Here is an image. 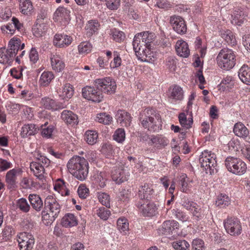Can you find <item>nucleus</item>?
Returning a JSON list of instances; mask_svg holds the SVG:
<instances>
[{
    "label": "nucleus",
    "instance_id": "47",
    "mask_svg": "<svg viewBox=\"0 0 250 250\" xmlns=\"http://www.w3.org/2000/svg\"><path fill=\"white\" fill-rule=\"evenodd\" d=\"M96 120L100 123L104 125H109L112 120V118L105 113H101L97 114Z\"/></svg>",
    "mask_w": 250,
    "mask_h": 250
},
{
    "label": "nucleus",
    "instance_id": "53",
    "mask_svg": "<svg viewBox=\"0 0 250 250\" xmlns=\"http://www.w3.org/2000/svg\"><path fill=\"white\" fill-rule=\"evenodd\" d=\"M113 139L118 143H122L125 139V134L124 129L118 128L114 132Z\"/></svg>",
    "mask_w": 250,
    "mask_h": 250
},
{
    "label": "nucleus",
    "instance_id": "25",
    "mask_svg": "<svg viewBox=\"0 0 250 250\" xmlns=\"http://www.w3.org/2000/svg\"><path fill=\"white\" fill-rule=\"evenodd\" d=\"M30 168L33 172L34 175L39 180H42L44 178V173H45V167L35 162L30 163Z\"/></svg>",
    "mask_w": 250,
    "mask_h": 250
},
{
    "label": "nucleus",
    "instance_id": "62",
    "mask_svg": "<svg viewBox=\"0 0 250 250\" xmlns=\"http://www.w3.org/2000/svg\"><path fill=\"white\" fill-rule=\"evenodd\" d=\"M172 214L177 219L183 222L186 221L187 220V217L186 214L182 211L178 209H173L171 210Z\"/></svg>",
    "mask_w": 250,
    "mask_h": 250
},
{
    "label": "nucleus",
    "instance_id": "58",
    "mask_svg": "<svg viewBox=\"0 0 250 250\" xmlns=\"http://www.w3.org/2000/svg\"><path fill=\"white\" fill-rule=\"evenodd\" d=\"M99 202L106 207H110V198L109 195L105 193H98Z\"/></svg>",
    "mask_w": 250,
    "mask_h": 250
},
{
    "label": "nucleus",
    "instance_id": "35",
    "mask_svg": "<svg viewBox=\"0 0 250 250\" xmlns=\"http://www.w3.org/2000/svg\"><path fill=\"white\" fill-rule=\"evenodd\" d=\"M54 188L56 190H58L62 196H67L69 194V190L66 188L65 182L61 179L57 180Z\"/></svg>",
    "mask_w": 250,
    "mask_h": 250
},
{
    "label": "nucleus",
    "instance_id": "51",
    "mask_svg": "<svg viewBox=\"0 0 250 250\" xmlns=\"http://www.w3.org/2000/svg\"><path fill=\"white\" fill-rule=\"evenodd\" d=\"M100 24L96 20H91L88 21L86 25V30L87 32L89 33V35H92L93 33L98 31Z\"/></svg>",
    "mask_w": 250,
    "mask_h": 250
},
{
    "label": "nucleus",
    "instance_id": "42",
    "mask_svg": "<svg viewBox=\"0 0 250 250\" xmlns=\"http://www.w3.org/2000/svg\"><path fill=\"white\" fill-rule=\"evenodd\" d=\"M16 205L20 210L24 213L29 212L31 208L27 200L24 198L18 199L16 202Z\"/></svg>",
    "mask_w": 250,
    "mask_h": 250
},
{
    "label": "nucleus",
    "instance_id": "13",
    "mask_svg": "<svg viewBox=\"0 0 250 250\" xmlns=\"http://www.w3.org/2000/svg\"><path fill=\"white\" fill-rule=\"evenodd\" d=\"M137 206L144 216H153L157 209L156 206L149 200L139 202Z\"/></svg>",
    "mask_w": 250,
    "mask_h": 250
},
{
    "label": "nucleus",
    "instance_id": "9",
    "mask_svg": "<svg viewBox=\"0 0 250 250\" xmlns=\"http://www.w3.org/2000/svg\"><path fill=\"white\" fill-rule=\"evenodd\" d=\"M17 241L20 250H32L35 244L33 235L26 232L20 233Z\"/></svg>",
    "mask_w": 250,
    "mask_h": 250
},
{
    "label": "nucleus",
    "instance_id": "28",
    "mask_svg": "<svg viewBox=\"0 0 250 250\" xmlns=\"http://www.w3.org/2000/svg\"><path fill=\"white\" fill-rule=\"evenodd\" d=\"M52 69L57 72L62 71L65 67V64L59 55H53L50 58Z\"/></svg>",
    "mask_w": 250,
    "mask_h": 250
},
{
    "label": "nucleus",
    "instance_id": "56",
    "mask_svg": "<svg viewBox=\"0 0 250 250\" xmlns=\"http://www.w3.org/2000/svg\"><path fill=\"white\" fill-rule=\"evenodd\" d=\"M15 233L13 228L10 226L5 227L2 232V236L5 241L10 239L12 236Z\"/></svg>",
    "mask_w": 250,
    "mask_h": 250
},
{
    "label": "nucleus",
    "instance_id": "8",
    "mask_svg": "<svg viewBox=\"0 0 250 250\" xmlns=\"http://www.w3.org/2000/svg\"><path fill=\"white\" fill-rule=\"evenodd\" d=\"M224 226L227 232L232 236H238L241 233L242 226L240 220L235 217H228L224 220Z\"/></svg>",
    "mask_w": 250,
    "mask_h": 250
},
{
    "label": "nucleus",
    "instance_id": "30",
    "mask_svg": "<svg viewBox=\"0 0 250 250\" xmlns=\"http://www.w3.org/2000/svg\"><path fill=\"white\" fill-rule=\"evenodd\" d=\"M238 76L241 81L248 85H250V68L243 65L239 69Z\"/></svg>",
    "mask_w": 250,
    "mask_h": 250
},
{
    "label": "nucleus",
    "instance_id": "23",
    "mask_svg": "<svg viewBox=\"0 0 250 250\" xmlns=\"http://www.w3.org/2000/svg\"><path fill=\"white\" fill-rule=\"evenodd\" d=\"M61 118L67 124L73 125L78 123L77 115L70 110H63L61 114Z\"/></svg>",
    "mask_w": 250,
    "mask_h": 250
},
{
    "label": "nucleus",
    "instance_id": "43",
    "mask_svg": "<svg viewBox=\"0 0 250 250\" xmlns=\"http://www.w3.org/2000/svg\"><path fill=\"white\" fill-rule=\"evenodd\" d=\"M189 244L185 240H179L172 243L175 250H189Z\"/></svg>",
    "mask_w": 250,
    "mask_h": 250
},
{
    "label": "nucleus",
    "instance_id": "59",
    "mask_svg": "<svg viewBox=\"0 0 250 250\" xmlns=\"http://www.w3.org/2000/svg\"><path fill=\"white\" fill-rule=\"evenodd\" d=\"M130 191L125 189H122L119 193L117 199L118 200L123 202H127L129 199L130 196Z\"/></svg>",
    "mask_w": 250,
    "mask_h": 250
},
{
    "label": "nucleus",
    "instance_id": "45",
    "mask_svg": "<svg viewBox=\"0 0 250 250\" xmlns=\"http://www.w3.org/2000/svg\"><path fill=\"white\" fill-rule=\"evenodd\" d=\"M47 124L48 123L46 122L44 124L41 125L40 127L42 130L41 134L42 137L49 138L52 136L54 128L51 125L47 126Z\"/></svg>",
    "mask_w": 250,
    "mask_h": 250
},
{
    "label": "nucleus",
    "instance_id": "54",
    "mask_svg": "<svg viewBox=\"0 0 250 250\" xmlns=\"http://www.w3.org/2000/svg\"><path fill=\"white\" fill-rule=\"evenodd\" d=\"M151 141L153 144L163 146H165L168 144V140L166 138L160 135L152 136Z\"/></svg>",
    "mask_w": 250,
    "mask_h": 250
},
{
    "label": "nucleus",
    "instance_id": "27",
    "mask_svg": "<svg viewBox=\"0 0 250 250\" xmlns=\"http://www.w3.org/2000/svg\"><path fill=\"white\" fill-rule=\"evenodd\" d=\"M59 93V97L62 99L67 101L74 94L73 87L70 83H66L63 85L62 90H60Z\"/></svg>",
    "mask_w": 250,
    "mask_h": 250
},
{
    "label": "nucleus",
    "instance_id": "15",
    "mask_svg": "<svg viewBox=\"0 0 250 250\" xmlns=\"http://www.w3.org/2000/svg\"><path fill=\"white\" fill-rule=\"evenodd\" d=\"M111 177L113 181L118 184H121L126 180L124 166L122 164L119 165L118 167H114L111 171Z\"/></svg>",
    "mask_w": 250,
    "mask_h": 250
},
{
    "label": "nucleus",
    "instance_id": "21",
    "mask_svg": "<svg viewBox=\"0 0 250 250\" xmlns=\"http://www.w3.org/2000/svg\"><path fill=\"white\" fill-rule=\"evenodd\" d=\"M41 104L45 108L56 110L65 107L62 103H57L54 100L48 98L44 97L42 99Z\"/></svg>",
    "mask_w": 250,
    "mask_h": 250
},
{
    "label": "nucleus",
    "instance_id": "19",
    "mask_svg": "<svg viewBox=\"0 0 250 250\" xmlns=\"http://www.w3.org/2000/svg\"><path fill=\"white\" fill-rule=\"evenodd\" d=\"M116 119L118 123L122 126H129L131 122L132 117L130 115L124 110H119L116 114Z\"/></svg>",
    "mask_w": 250,
    "mask_h": 250
},
{
    "label": "nucleus",
    "instance_id": "11",
    "mask_svg": "<svg viewBox=\"0 0 250 250\" xmlns=\"http://www.w3.org/2000/svg\"><path fill=\"white\" fill-rule=\"evenodd\" d=\"M44 209L57 218L61 211V206L56 198L48 195L44 201Z\"/></svg>",
    "mask_w": 250,
    "mask_h": 250
},
{
    "label": "nucleus",
    "instance_id": "34",
    "mask_svg": "<svg viewBox=\"0 0 250 250\" xmlns=\"http://www.w3.org/2000/svg\"><path fill=\"white\" fill-rule=\"evenodd\" d=\"M20 39L13 38L9 41L8 48L7 49V50L9 51L10 53H12V55L14 57L17 53L18 50H20Z\"/></svg>",
    "mask_w": 250,
    "mask_h": 250
},
{
    "label": "nucleus",
    "instance_id": "41",
    "mask_svg": "<svg viewBox=\"0 0 250 250\" xmlns=\"http://www.w3.org/2000/svg\"><path fill=\"white\" fill-rule=\"evenodd\" d=\"M42 223L46 226L52 224L57 218L45 209L42 210Z\"/></svg>",
    "mask_w": 250,
    "mask_h": 250
},
{
    "label": "nucleus",
    "instance_id": "46",
    "mask_svg": "<svg viewBox=\"0 0 250 250\" xmlns=\"http://www.w3.org/2000/svg\"><path fill=\"white\" fill-rule=\"evenodd\" d=\"M118 229L125 234L129 230V224L125 218H119L117 222Z\"/></svg>",
    "mask_w": 250,
    "mask_h": 250
},
{
    "label": "nucleus",
    "instance_id": "39",
    "mask_svg": "<svg viewBox=\"0 0 250 250\" xmlns=\"http://www.w3.org/2000/svg\"><path fill=\"white\" fill-rule=\"evenodd\" d=\"M230 204V200L226 194H221L218 196L215 204L220 208H224Z\"/></svg>",
    "mask_w": 250,
    "mask_h": 250
},
{
    "label": "nucleus",
    "instance_id": "33",
    "mask_svg": "<svg viewBox=\"0 0 250 250\" xmlns=\"http://www.w3.org/2000/svg\"><path fill=\"white\" fill-rule=\"evenodd\" d=\"M14 56L5 48L0 49V63L3 64L10 63L13 60Z\"/></svg>",
    "mask_w": 250,
    "mask_h": 250
},
{
    "label": "nucleus",
    "instance_id": "37",
    "mask_svg": "<svg viewBox=\"0 0 250 250\" xmlns=\"http://www.w3.org/2000/svg\"><path fill=\"white\" fill-rule=\"evenodd\" d=\"M55 16L59 19L64 20L66 21L70 20V11L63 7H59L55 12Z\"/></svg>",
    "mask_w": 250,
    "mask_h": 250
},
{
    "label": "nucleus",
    "instance_id": "1",
    "mask_svg": "<svg viewBox=\"0 0 250 250\" xmlns=\"http://www.w3.org/2000/svg\"><path fill=\"white\" fill-rule=\"evenodd\" d=\"M154 38V34L148 32L140 33L136 34L133 39L132 45L133 50L138 60L144 62H150L152 60L150 56H148L151 49V43Z\"/></svg>",
    "mask_w": 250,
    "mask_h": 250
},
{
    "label": "nucleus",
    "instance_id": "49",
    "mask_svg": "<svg viewBox=\"0 0 250 250\" xmlns=\"http://www.w3.org/2000/svg\"><path fill=\"white\" fill-rule=\"evenodd\" d=\"M110 34L112 36L113 40L116 42H120L123 41L125 38V35L123 32L116 29H111Z\"/></svg>",
    "mask_w": 250,
    "mask_h": 250
},
{
    "label": "nucleus",
    "instance_id": "18",
    "mask_svg": "<svg viewBox=\"0 0 250 250\" xmlns=\"http://www.w3.org/2000/svg\"><path fill=\"white\" fill-rule=\"evenodd\" d=\"M72 40V38L67 35L57 34L54 36L53 43L59 47H65L71 43Z\"/></svg>",
    "mask_w": 250,
    "mask_h": 250
},
{
    "label": "nucleus",
    "instance_id": "7",
    "mask_svg": "<svg viewBox=\"0 0 250 250\" xmlns=\"http://www.w3.org/2000/svg\"><path fill=\"white\" fill-rule=\"evenodd\" d=\"M95 85L102 93L112 94L115 92L116 83L114 79L111 77L98 79L94 81Z\"/></svg>",
    "mask_w": 250,
    "mask_h": 250
},
{
    "label": "nucleus",
    "instance_id": "10",
    "mask_svg": "<svg viewBox=\"0 0 250 250\" xmlns=\"http://www.w3.org/2000/svg\"><path fill=\"white\" fill-rule=\"evenodd\" d=\"M82 95L84 98L97 103L100 102L103 98L100 90L97 88L95 89L94 87L88 86L82 89Z\"/></svg>",
    "mask_w": 250,
    "mask_h": 250
},
{
    "label": "nucleus",
    "instance_id": "57",
    "mask_svg": "<svg viewBox=\"0 0 250 250\" xmlns=\"http://www.w3.org/2000/svg\"><path fill=\"white\" fill-rule=\"evenodd\" d=\"M97 214L101 219L106 220L110 215V211L104 207H101L97 210Z\"/></svg>",
    "mask_w": 250,
    "mask_h": 250
},
{
    "label": "nucleus",
    "instance_id": "38",
    "mask_svg": "<svg viewBox=\"0 0 250 250\" xmlns=\"http://www.w3.org/2000/svg\"><path fill=\"white\" fill-rule=\"evenodd\" d=\"M54 77L52 72L44 71L41 76L40 83L42 85L46 86L49 84Z\"/></svg>",
    "mask_w": 250,
    "mask_h": 250
},
{
    "label": "nucleus",
    "instance_id": "6",
    "mask_svg": "<svg viewBox=\"0 0 250 250\" xmlns=\"http://www.w3.org/2000/svg\"><path fill=\"white\" fill-rule=\"evenodd\" d=\"M225 166L229 171L238 175L244 174L247 168L246 164L243 161L232 157L226 158Z\"/></svg>",
    "mask_w": 250,
    "mask_h": 250
},
{
    "label": "nucleus",
    "instance_id": "26",
    "mask_svg": "<svg viewBox=\"0 0 250 250\" xmlns=\"http://www.w3.org/2000/svg\"><path fill=\"white\" fill-rule=\"evenodd\" d=\"M39 130V127L34 124L25 125L21 128V137L26 138L36 134Z\"/></svg>",
    "mask_w": 250,
    "mask_h": 250
},
{
    "label": "nucleus",
    "instance_id": "12",
    "mask_svg": "<svg viewBox=\"0 0 250 250\" xmlns=\"http://www.w3.org/2000/svg\"><path fill=\"white\" fill-rule=\"evenodd\" d=\"M170 23L173 29L178 34L183 35L187 32V25L182 17L176 15L171 16Z\"/></svg>",
    "mask_w": 250,
    "mask_h": 250
},
{
    "label": "nucleus",
    "instance_id": "61",
    "mask_svg": "<svg viewBox=\"0 0 250 250\" xmlns=\"http://www.w3.org/2000/svg\"><path fill=\"white\" fill-rule=\"evenodd\" d=\"M78 194L81 198L85 199L89 194V189L84 185H81L77 190Z\"/></svg>",
    "mask_w": 250,
    "mask_h": 250
},
{
    "label": "nucleus",
    "instance_id": "60",
    "mask_svg": "<svg viewBox=\"0 0 250 250\" xmlns=\"http://www.w3.org/2000/svg\"><path fill=\"white\" fill-rule=\"evenodd\" d=\"M46 26L44 24H40L37 28L33 29V34L37 37H42L46 32Z\"/></svg>",
    "mask_w": 250,
    "mask_h": 250
},
{
    "label": "nucleus",
    "instance_id": "29",
    "mask_svg": "<svg viewBox=\"0 0 250 250\" xmlns=\"http://www.w3.org/2000/svg\"><path fill=\"white\" fill-rule=\"evenodd\" d=\"M233 132L235 135L242 138H246L249 134V130L241 122L237 123L234 125Z\"/></svg>",
    "mask_w": 250,
    "mask_h": 250
},
{
    "label": "nucleus",
    "instance_id": "22",
    "mask_svg": "<svg viewBox=\"0 0 250 250\" xmlns=\"http://www.w3.org/2000/svg\"><path fill=\"white\" fill-rule=\"evenodd\" d=\"M154 193L153 189L147 184L141 186L138 191V195L141 200H149Z\"/></svg>",
    "mask_w": 250,
    "mask_h": 250
},
{
    "label": "nucleus",
    "instance_id": "31",
    "mask_svg": "<svg viewBox=\"0 0 250 250\" xmlns=\"http://www.w3.org/2000/svg\"><path fill=\"white\" fill-rule=\"evenodd\" d=\"M61 224L62 226L67 228L76 226L77 220L73 214L67 213L62 218Z\"/></svg>",
    "mask_w": 250,
    "mask_h": 250
},
{
    "label": "nucleus",
    "instance_id": "16",
    "mask_svg": "<svg viewBox=\"0 0 250 250\" xmlns=\"http://www.w3.org/2000/svg\"><path fill=\"white\" fill-rule=\"evenodd\" d=\"M247 16L248 14L244 11V9L241 7H238L234 9L231 15V23L233 24L240 26L244 22L245 17Z\"/></svg>",
    "mask_w": 250,
    "mask_h": 250
},
{
    "label": "nucleus",
    "instance_id": "3",
    "mask_svg": "<svg viewBox=\"0 0 250 250\" xmlns=\"http://www.w3.org/2000/svg\"><path fill=\"white\" fill-rule=\"evenodd\" d=\"M140 121L142 126L150 131H155L159 129V125L161 123L160 115L154 109L146 108L140 115Z\"/></svg>",
    "mask_w": 250,
    "mask_h": 250
},
{
    "label": "nucleus",
    "instance_id": "40",
    "mask_svg": "<svg viewBox=\"0 0 250 250\" xmlns=\"http://www.w3.org/2000/svg\"><path fill=\"white\" fill-rule=\"evenodd\" d=\"M179 121L181 125L186 129H188L191 127L193 124L192 117L187 119V116L184 113H181L178 116Z\"/></svg>",
    "mask_w": 250,
    "mask_h": 250
},
{
    "label": "nucleus",
    "instance_id": "24",
    "mask_svg": "<svg viewBox=\"0 0 250 250\" xmlns=\"http://www.w3.org/2000/svg\"><path fill=\"white\" fill-rule=\"evenodd\" d=\"M175 49L178 55L187 58L189 55L188 45L184 41H178L175 45Z\"/></svg>",
    "mask_w": 250,
    "mask_h": 250
},
{
    "label": "nucleus",
    "instance_id": "63",
    "mask_svg": "<svg viewBox=\"0 0 250 250\" xmlns=\"http://www.w3.org/2000/svg\"><path fill=\"white\" fill-rule=\"evenodd\" d=\"M192 250H205L204 241L201 239L193 240L192 243Z\"/></svg>",
    "mask_w": 250,
    "mask_h": 250
},
{
    "label": "nucleus",
    "instance_id": "52",
    "mask_svg": "<svg viewBox=\"0 0 250 250\" xmlns=\"http://www.w3.org/2000/svg\"><path fill=\"white\" fill-rule=\"evenodd\" d=\"M92 49L91 43L87 42H81L78 45V50L80 54H87L90 52Z\"/></svg>",
    "mask_w": 250,
    "mask_h": 250
},
{
    "label": "nucleus",
    "instance_id": "50",
    "mask_svg": "<svg viewBox=\"0 0 250 250\" xmlns=\"http://www.w3.org/2000/svg\"><path fill=\"white\" fill-rule=\"evenodd\" d=\"M195 208H193L191 211L193 215L196 218L197 220H201L203 218L205 215L206 211L205 208H201L197 204Z\"/></svg>",
    "mask_w": 250,
    "mask_h": 250
},
{
    "label": "nucleus",
    "instance_id": "32",
    "mask_svg": "<svg viewBox=\"0 0 250 250\" xmlns=\"http://www.w3.org/2000/svg\"><path fill=\"white\" fill-rule=\"evenodd\" d=\"M20 3V11L24 15L30 14L33 7L30 0H18Z\"/></svg>",
    "mask_w": 250,
    "mask_h": 250
},
{
    "label": "nucleus",
    "instance_id": "5",
    "mask_svg": "<svg viewBox=\"0 0 250 250\" xmlns=\"http://www.w3.org/2000/svg\"><path fill=\"white\" fill-rule=\"evenodd\" d=\"M201 167L207 174L212 175L217 172V162L216 155L208 150H205L200 155L199 159Z\"/></svg>",
    "mask_w": 250,
    "mask_h": 250
},
{
    "label": "nucleus",
    "instance_id": "2",
    "mask_svg": "<svg viewBox=\"0 0 250 250\" xmlns=\"http://www.w3.org/2000/svg\"><path fill=\"white\" fill-rule=\"evenodd\" d=\"M69 172L80 181L85 180L88 173V163L85 159L79 156L71 158L67 164Z\"/></svg>",
    "mask_w": 250,
    "mask_h": 250
},
{
    "label": "nucleus",
    "instance_id": "36",
    "mask_svg": "<svg viewBox=\"0 0 250 250\" xmlns=\"http://www.w3.org/2000/svg\"><path fill=\"white\" fill-rule=\"evenodd\" d=\"M184 92L182 88L177 85H174L171 89L170 97L175 100H182L183 98Z\"/></svg>",
    "mask_w": 250,
    "mask_h": 250
},
{
    "label": "nucleus",
    "instance_id": "44",
    "mask_svg": "<svg viewBox=\"0 0 250 250\" xmlns=\"http://www.w3.org/2000/svg\"><path fill=\"white\" fill-rule=\"evenodd\" d=\"M98 139V134L95 131L87 130L85 132V139L86 142L91 145L95 144Z\"/></svg>",
    "mask_w": 250,
    "mask_h": 250
},
{
    "label": "nucleus",
    "instance_id": "64",
    "mask_svg": "<svg viewBox=\"0 0 250 250\" xmlns=\"http://www.w3.org/2000/svg\"><path fill=\"white\" fill-rule=\"evenodd\" d=\"M29 58L31 62L35 63L39 60V54L35 48L32 47L29 54Z\"/></svg>",
    "mask_w": 250,
    "mask_h": 250
},
{
    "label": "nucleus",
    "instance_id": "20",
    "mask_svg": "<svg viewBox=\"0 0 250 250\" xmlns=\"http://www.w3.org/2000/svg\"><path fill=\"white\" fill-rule=\"evenodd\" d=\"M28 199L32 208L36 211L40 212L42 209L43 202L40 195L36 194H30Z\"/></svg>",
    "mask_w": 250,
    "mask_h": 250
},
{
    "label": "nucleus",
    "instance_id": "17",
    "mask_svg": "<svg viewBox=\"0 0 250 250\" xmlns=\"http://www.w3.org/2000/svg\"><path fill=\"white\" fill-rule=\"evenodd\" d=\"M18 169L13 168L8 171L5 175V182L8 189H14L17 187Z\"/></svg>",
    "mask_w": 250,
    "mask_h": 250
},
{
    "label": "nucleus",
    "instance_id": "4",
    "mask_svg": "<svg viewBox=\"0 0 250 250\" xmlns=\"http://www.w3.org/2000/svg\"><path fill=\"white\" fill-rule=\"evenodd\" d=\"M219 67L224 70H229L236 63V55L234 52L227 48L222 49L216 58Z\"/></svg>",
    "mask_w": 250,
    "mask_h": 250
},
{
    "label": "nucleus",
    "instance_id": "48",
    "mask_svg": "<svg viewBox=\"0 0 250 250\" xmlns=\"http://www.w3.org/2000/svg\"><path fill=\"white\" fill-rule=\"evenodd\" d=\"M221 36L229 44L233 45L236 43L235 38L230 30L222 32Z\"/></svg>",
    "mask_w": 250,
    "mask_h": 250
},
{
    "label": "nucleus",
    "instance_id": "14",
    "mask_svg": "<svg viewBox=\"0 0 250 250\" xmlns=\"http://www.w3.org/2000/svg\"><path fill=\"white\" fill-rule=\"evenodd\" d=\"M179 227V224L177 221L167 220L163 223L158 231L160 235H167L172 233L174 230L178 229Z\"/></svg>",
    "mask_w": 250,
    "mask_h": 250
},
{
    "label": "nucleus",
    "instance_id": "55",
    "mask_svg": "<svg viewBox=\"0 0 250 250\" xmlns=\"http://www.w3.org/2000/svg\"><path fill=\"white\" fill-rule=\"evenodd\" d=\"M177 60L173 56L168 57L166 61V65L171 72H174L176 70Z\"/></svg>",
    "mask_w": 250,
    "mask_h": 250
}]
</instances>
